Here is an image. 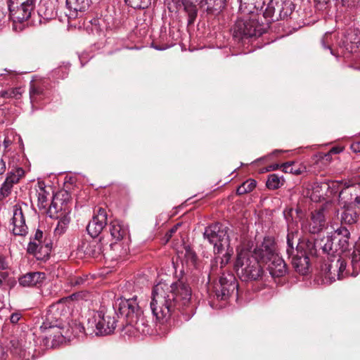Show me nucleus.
<instances>
[{"label":"nucleus","instance_id":"obj_1","mask_svg":"<svg viewBox=\"0 0 360 360\" xmlns=\"http://www.w3.org/2000/svg\"><path fill=\"white\" fill-rule=\"evenodd\" d=\"M191 298V289L182 281H160L153 287L150 307L156 319L165 322L188 307Z\"/></svg>","mask_w":360,"mask_h":360},{"label":"nucleus","instance_id":"obj_2","mask_svg":"<svg viewBox=\"0 0 360 360\" xmlns=\"http://www.w3.org/2000/svg\"><path fill=\"white\" fill-rule=\"evenodd\" d=\"M321 272L330 283L360 272V249H318Z\"/></svg>","mask_w":360,"mask_h":360},{"label":"nucleus","instance_id":"obj_3","mask_svg":"<svg viewBox=\"0 0 360 360\" xmlns=\"http://www.w3.org/2000/svg\"><path fill=\"white\" fill-rule=\"evenodd\" d=\"M259 252L254 249H240L238 252L234 267L242 281H256L262 277L264 270L261 265L263 264L258 256Z\"/></svg>","mask_w":360,"mask_h":360},{"label":"nucleus","instance_id":"obj_4","mask_svg":"<svg viewBox=\"0 0 360 360\" xmlns=\"http://www.w3.org/2000/svg\"><path fill=\"white\" fill-rule=\"evenodd\" d=\"M114 309L117 311L120 316L125 318L127 325L131 326L140 333L146 332L147 321L143 315L136 296L129 299H120Z\"/></svg>","mask_w":360,"mask_h":360},{"label":"nucleus","instance_id":"obj_5","mask_svg":"<svg viewBox=\"0 0 360 360\" xmlns=\"http://www.w3.org/2000/svg\"><path fill=\"white\" fill-rule=\"evenodd\" d=\"M268 27L259 22L257 15L251 13L249 18H240L233 27V37L238 42L245 43L246 40L260 37Z\"/></svg>","mask_w":360,"mask_h":360},{"label":"nucleus","instance_id":"obj_6","mask_svg":"<svg viewBox=\"0 0 360 360\" xmlns=\"http://www.w3.org/2000/svg\"><path fill=\"white\" fill-rule=\"evenodd\" d=\"M332 34L326 33L321 39L322 46L329 49L333 56L341 54L343 57L348 58L352 53H356L360 46V34L354 29H349L343 34L338 42V53L336 54L331 48Z\"/></svg>","mask_w":360,"mask_h":360},{"label":"nucleus","instance_id":"obj_7","mask_svg":"<svg viewBox=\"0 0 360 360\" xmlns=\"http://www.w3.org/2000/svg\"><path fill=\"white\" fill-rule=\"evenodd\" d=\"M291 263L297 272L307 275L310 272L313 264H319L318 249H287Z\"/></svg>","mask_w":360,"mask_h":360},{"label":"nucleus","instance_id":"obj_8","mask_svg":"<svg viewBox=\"0 0 360 360\" xmlns=\"http://www.w3.org/2000/svg\"><path fill=\"white\" fill-rule=\"evenodd\" d=\"M117 313L115 309H101L94 311L92 319H89L88 324L95 327L97 335H107L112 333L117 326Z\"/></svg>","mask_w":360,"mask_h":360},{"label":"nucleus","instance_id":"obj_9","mask_svg":"<svg viewBox=\"0 0 360 360\" xmlns=\"http://www.w3.org/2000/svg\"><path fill=\"white\" fill-rule=\"evenodd\" d=\"M259 250L258 256L267 269L272 277H282L287 272L285 261L276 253L274 249H254Z\"/></svg>","mask_w":360,"mask_h":360},{"label":"nucleus","instance_id":"obj_10","mask_svg":"<svg viewBox=\"0 0 360 360\" xmlns=\"http://www.w3.org/2000/svg\"><path fill=\"white\" fill-rule=\"evenodd\" d=\"M35 2L36 0H8L10 18L15 22L27 20L34 11Z\"/></svg>","mask_w":360,"mask_h":360},{"label":"nucleus","instance_id":"obj_11","mask_svg":"<svg viewBox=\"0 0 360 360\" xmlns=\"http://www.w3.org/2000/svg\"><path fill=\"white\" fill-rule=\"evenodd\" d=\"M71 195L66 191H61L53 195L52 201L46 210L51 218H59L69 215L71 211Z\"/></svg>","mask_w":360,"mask_h":360},{"label":"nucleus","instance_id":"obj_12","mask_svg":"<svg viewBox=\"0 0 360 360\" xmlns=\"http://www.w3.org/2000/svg\"><path fill=\"white\" fill-rule=\"evenodd\" d=\"M238 282L232 273H224L214 286V296L218 300L226 301L238 290Z\"/></svg>","mask_w":360,"mask_h":360},{"label":"nucleus","instance_id":"obj_13","mask_svg":"<svg viewBox=\"0 0 360 360\" xmlns=\"http://www.w3.org/2000/svg\"><path fill=\"white\" fill-rule=\"evenodd\" d=\"M204 236L214 248H229V246L226 232L219 223L207 226L204 232Z\"/></svg>","mask_w":360,"mask_h":360},{"label":"nucleus","instance_id":"obj_14","mask_svg":"<svg viewBox=\"0 0 360 360\" xmlns=\"http://www.w3.org/2000/svg\"><path fill=\"white\" fill-rule=\"evenodd\" d=\"M108 224L106 209L98 207L94 210L92 219L86 226L88 233L92 238L98 237Z\"/></svg>","mask_w":360,"mask_h":360},{"label":"nucleus","instance_id":"obj_15","mask_svg":"<svg viewBox=\"0 0 360 360\" xmlns=\"http://www.w3.org/2000/svg\"><path fill=\"white\" fill-rule=\"evenodd\" d=\"M110 233L114 240L110 244V247L117 244L120 246H129L131 245L128 227L121 224L118 221H113L110 223Z\"/></svg>","mask_w":360,"mask_h":360},{"label":"nucleus","instance_id":"obj_16","mask_svg":"<svg viewBox=\"0 0 360 360\" xmlns=\"http://www.w3.org/2000/svg\"><path fill=\"white\" fill-rule=\"evenodd\" d=\"M341 226L351 229L360 225V207L359 205L343 206L340 215Z\"/></svg>","mask_w":360,"mask_h":360},{"label":"nucleus","instance_id":"obj_17","mask_svg":"<svg viewBox=\"0 0 360 360\" xmlns=\"http://www.w3.org/2000/svg\"><path fill=\"white\" fill-rule=\"evenodd\" d=\"M326 225V205H321L319 209L311 212L307 228L311 233L315 234L324 229Z\"/></svg>","mask_w":360,"mask_h":360},{"label":"nucleus","instance_id":"obj_18","mask_svg":"<svg viewBox=\"0 0 360 360\" xmlns=\"http://www.w3.org/2000/svg\"><path fill=\"white\" fill-rule=\"evenodd\" d=\"M339 201L343 206L360 205V185L352 184L342 188L339 193Z\"/></svg>","mask_w":360,"mask_h":360},{"label":"nucleus","instance_id":"obj_19","mask_svg":"<svg viewBox=\"0 0 360 360\" xmlns=\"http://www.w3.org/2000/svg\"><path fill=\"white\" fill-rule=\"evenodd\" d=\"M182 225V222H178L168 230L162 238L164 245L171 241L172 248H189L188 245L186 246L184 235L180 230Z\"/></svg>","mask_w":360,"mask_h":360},{"label":"nucleus","instance_id":"obj_20","mask_svg":"<svg viewBox=\"0 0 360 360\" xmlns=\"http://www.w3.org/2000/svg\"><path fill=\"white\" fill-rule=\"evenodd\" d=\"M13 233L16 236H25L27 233V226L22 212L21 205L18 203L13 207V215L12 218Z\"/></svg>","mask_w":360,"mask_h":360},{"label":"nucleus","instance_id":"obj_21","mask_svg":"<svg viewBox=\"0 0 360 360\" xmlns=\"http://www.w3.org/2000/svg\"><path fill=\"white\" fill-rule=\"evenodd\" d=\"M89 6V0H66V16L73 20L77 18L79 12H84Z\"/></svg>","mask_w":360,"mask_h":360},{"label":"nucleus","instance_id":"obj_22","mask_svg":"<svg viewBox=\"0 0 360 360\" xmlns=\"http://www.w3.org/2000/svg\"><path fill=\"white\" fill-rule=\"evenodd\" d=\"M46 275L43 272H29L19 278V283L23 287H32L38 284H41Z\"/></svg>","mask_w":360,"mask_h":360},{"label":"nucleus","instance_id":"obj_23","mask_svg":"<svg viewBox=\"0 0 360 360\" xmlns=\"http://www.w3.org/2000/svg\"><path fill=\"white\" fill-rule=\"evenodd\" d=\"M350 232L345 226H340L331 236L332 244L337 243L339 248H347L349 245Z\"/></svg>","mask_w":360,"mask_h":360},{"label":"nucleus","instance_id":"obj_24","mask_svg":"<svg viewBox=\"0 0 360 360\" xmlns=\"http://www.w3.org/2000/svg\"><path fill=\"white\" fill-rule=\"evenodd\" d=\"M200 4L201 7L207 6L205 11L207 14H216L225 7L226 0H201Z\"/></svg>","mask_w":360,"mask_h":360},{"label":"nucleus","instance_id":"obj_25","mask_svg":"<svg viewBox=\"0 0 360 360\" xmlns=\"http://www.w3.org/2000/svg\"><path fill=\"white\" fill-rule=\"evenodd\" d=\"M184 11L188 17V26L193 25L198 16V8L195 4L196 1L191 0H181Z\"/></svg>","mask_w":360,"mask_h":360},{"label":"nucleus","instance_id":"obj_26","mask_svg":"<svg viewBox=\"0 0 360 360\" xmlns=\"http://www.w3.org/2000/svg\"><path fill=\"white\" fill-rule=\"evenodd\" d=\"M37 13L44 19H51L55 15L53 4L49 0H41L39 4Z\"/></svg>","mask_w":360,"mask_h":360},{"label":"nucleus","instance_id":"obj_27","mask_svg":"<svg viewBox=\"0 0 360 360\" xmlns=\"http://www.w3.org/2000/svg\"><path fill=\"white\" fill-rule=\"evenodd\" d=\"M276 6L278 12V15L277 16L278 20H284L287 18L292 14L294 9L293 4L290 1H282L281 3L276 1Z\"/></svg>","mask_w":360,"mask_h":360},{"label":"nucleus","instance_id":"obj_28","mask_svg":"<svg viewBox=\"0 0 360 360\" xmlns=\"http://www.w3.org/2000/svg\"><path fill=\"white\" fill-rule=\"evenodd\" d=\"M46 96L44 89L41 84L33 82L30 87V98L31 103H38Z\"/></svg>","mask_w":360,"mask_h":360},{"label":"nucleus","instance_id":"obj_29","mask_svg":"<svg viewBox=\"0 0 360 360\" xmlns=\"http://www.w3.org/2000/svg\"><path fill=\"white\" fill-rule=\"evenodd\" d=\"M238 1L239 11L243 15L254 13L255 9L259 6L258 0H238Z\"/></svg>","mask_w":360,"mask_h":360},{"label":"nucleus","instance_id":"obj_30","mask_svg":"<svg viewBox=\"0 0 360 360\" xmlns=\"http://www.w3.org/2000/svg\"><path fill=\"white\" fill-rule=\"evenodd\" d=\"M281 167L285 173H290L295 175L302 174L306 170L305 167L295 162H285L281 165Z\"/></svg>","mask_w":360,"mask_h":360},{"label":"nucleus","instance_id":"obj_31","mask_svg":"<svg viewBox=\"0 0 360 360\" xmlns=\"http://www.w3.org/2000/svg\"><path fill=\"white\" fill-rule=\"evenodd\" d=\"M37 196V206L39 210H47L48 196L49 193L45 190V187L39 184V188L36 191Z\"/></svg>","mask_w":360,"mask_h":360},{"label":"nucleus","instance_id":"obj_32","mask_svg":"<svg viewBox=\"0 0 360 360\" xmlns=\"http://www.w3.org/2000/svg\"><path fill=\"white\" fill-rule=\"evenodd\" d=\"M179 258L184 257V262L188 265H195L197 262V255L193 249H181L177 252Z\"/></svg>","mask_w":360,"mask_h":360},{"label":"nucleus","instance_id":"obj_33","mask_svg":"<svg viewBox=\"0 0 360 360\" xmlns=\"http://www.w3.org/2000/svg\"><path fill=\"white\" fill-rule=\"evenodd\" d=\"M283 179L280 178L276 174H271L268 176L266 182V187L270 190H276L283 186Z\"/></svg>","mask_w":360,"mask_h":360},{"label":"nucleus","instance_id":"obj_34","mask_svg":"<svg viewBox=\"0 0 360 360\" xmlns=\"http://www.w3.org/2000/svg\"><path fill=\"white\" fill-rule=\"evenodd\" d=\"M59 220L58 221L57 226L54 230V234L56 236H60L64 233L66 231L68 226L70 223V218L69 215H64L63 217H60L58 218Z\"/></svg>","mask_w":360,"mask_h":360},{"label":"nucleus","instance_id":"obj_35","mask_svg":"<svg viewBox=\"0 0 360 360\" xmlns=\"http://www.w3.org/2000/svg\"><path fill=\"white\" fill-rule=\"evenodd\" d=\"M101 253V249H75L71 252V256L75 255L76 257H83L86 255L92 257H96Z\"/></svg>","mask_w":360,"mask_h":360},{"label":"nucleus","instance_id":"obj_36","mask_svg":"<svg viewBox=\"0 0 360 360\" xmlns=\"http://www.w3.org/2000/svg\"><path fill=\"white\" fill-rule=\"evenodd\" d=\"M24 170L21 167L15 169V172L11 171L7 176L5 181L13 186L17 184L20 179L24 175Z\"/></svg>","mask_w":360,"mask_h":360},{"label":"nucleus","instance_id":"obj_37","mask_svg":"<svg viewBox=\"0 0 360 360\" xmlns=\"http://www.w3.org/2000/svg\"><path fill=\"white\" fill-rule=\"evenodd\" d=\"M293 208H285L283 211L284 218L288 224V229L297 228V221H295ZM295 219H297L295 217Z\"/></svg>","mask_w":360,"mask_h":360},{"label":"nucleus","instance_id":"obj_38","mask_svg":"<svg viewBox=\"0 0 360 360\" xmlns=\"http://www.w3.org/2000/svg\"><path fill=\"white\" fill-rule=\"evenodd\" d=\"M151 0H125L126 4L135 9H145L150 5Z\"/></svg>","mask_w":360,"mask_h":360},{"label":"nucleus","instance_id":"obj_39","mask_svg":"<svg viewBox=\"0 0 360 360\" xmlns=\"http://www.w3.org/2000/svg\"><path fill=\"white\" fill-rule=\"evenodd\" d=\"M22 94V89L20 87L9 89L8 90L1 91L0 96L2 98H19Z\"/></svg>","mask_w":360,"mask_h":360},{"label":"nucleus","instance_id":"obj_40","mask_svg":"<svg viewBox=\"0 0 360 360\" xmlns=\"http://www.w3.org/2000/svg\"><path fill=\"white\" fill-rule=\"evenodd\" d=\"M332 154H330L329 152L328 153H323L319 152L314 155L312 158V160L314 162L319 164V162H326V163H328L332 160Z\"/></svg>","mask_w":360,"mask_h":360},{"label":"nucleus","instance_id":"obj_41","mask_svg":"<svg viewBox=\"0 0 360 360\" xmlns=\"http://www.w3.org/2000/svg\"><path fill=\"white\" fill-rule=\"evenodd\" d=\"M42 249H27V252L30 255H33L37 257V259H41L46 261L49 258L50 252L51 249H44L45 250L43 256L41 254Z\"/></svg>","mask_w":360,"mask_h":360},{"label":"nucleus","instance_id":"obj_42","mask_svg":"<svg viewBox=\"0 0 360 360\" xmlns=\"http://www.w3.org/2000/svg\"><path fill=\"white\" fill-rule=\"evenodd\" d=\"M299 240L297 228L288 229L287 244L288 248H293L294 239Z\"/></svg>","mask_w":360,"mask_h":360},{"label":"nucleus","instance_id":"obj_43","mask_svg":"<svg viewBox=\"0 0 360 360\" xmlns=\"http://www.w3.org/2000/svg\"><path fill=\"white\" fill-rule=\"evenodd\" d=\"M69 73V66L63 65L60 66L53 70V76L56 79H64Z\"/></svg>","mask_w":360,"mask_h":360},{"label":"nucleus","instance_id":"obj_44","mask_svg":"<svg viewBox=\"0 0 360 360\" xmlns=\"http://www.w3.org/2000/svg\"><path fill=\"white\" fill-rule=\"evenodd\" d=\"M11 350L15 354H18L20 356H25V349L22 348L21 343L15 339H13L11 341Z\"/></svg>","mask_w":360,"mask_h":360},{"label":"nucleus","instance_id":"obj_45","mask_svg":"<svg viewBox=\"0 0 360 360\" xmlns=\"http://www.w3.org/2000/svg\"><path fill=\"white\" fill-rule=\"evenodd\" d=\"M87 276H74L70 278L69 283L72 286H81L85 284L87 281Z\"/></svg>","mask_w":360,"mask_h":360},{"label":"nucleus","instance_id":"obj_46","mask_svg":"<svg viewBox=\"0 0 360 360\" xmlns=\"http://www.w3.org/2000/svg\"><path fill=\"white\" fill-rule=\"evenodd\" d=\"M13 186L9 184L8 182H4L0 189V200H3L11 193Z\"/></svg>","mask_w":360,"mask_h":360},{"label":"nucleus","instance_id":"obj_47","mask_svg":"<svg viewBox=\"0 0 360 360\" xmlns=\"http://www.w3.org/2000/svg\"><path fill=\"white\" fill-rule=\"evenodd\" d=\"M51 309L49 310V312L47 314V317H46L47 322H44L42 326H41V329L43 331H44L45 330H47V329H55V328L58 329L57 324L53 325V324H51V323H49V321L52 319V316L51 314Z\"/></svg>","mask_w":360,"mask_h":360},{"label":"nucleus","instance_id":"obj_48","mask_svg":"<svg viewBox=\"0 0 360 360\" xmlns=\"http://www.w3.org/2000/svg\"><path fill=\"white\" fill-rule=\"evenodd\" d=\"M42 238H43V232L41 230L37 229L34 234V240L38 241V243L34 241L31 240L30 242V245H33L32 248H38L41 243Z\"/></svg>","mask_w":360,"mask_h":360},{"label":"nucleus","instance_id":"obj_49","mask_svg":"<svg viewBox=\"0 0 360 360\" xmlns=\"http://www.w3.org/2000/svg\"><path fill=\"white\" fill-rule=\"evenodd\" d=\"M274 238L272 236H266L264 238L261 248H274Z\"/></svg>","mask_w":360,"mask_h":360},{"label":"nucleus","instance_id":"obj_50","mask_svg":"<svg viewBox=\"0 0 360 360\" xmlns=\"http://www.w3.org/2000/svg\"><path fill=\"white\" fill-rule=\"evenodd\" d=\"M243 184L245 186V190H247V192L250 193L256 187L257 182L255 180L250 179L243 182Z\"/></svg>","mask_w":360,"mask_h":360},{"label":"nucleus","instance_id":"obj_51","mask_svg":"<svg viewBox=\"0 0 360 360\" xmlns=\"http://www.w3.org/2000/svg\"><path fill=\"white\" fill-rule=\"evenodd\" d=\"M72 333L75 335H79L80 333H85V328L80 323H75L74 327L72 328Z\"/></svg>","mask_w":360,"mask_h":360},{"label":"nucleus","instance_id":"obj_52","mask_svg":"<svg viewBox=\"0 0 360 360\" xmlns=\"http://www.w3.org/2000/svg\"><path fill=\"white\" fill-rule=\"evenodd\" d=\"M330 0H314L316 7L319 10H324L327 8V5Z\"/></svg>","mask_w":360,"mask_h":360},{"label":"nucleus","instance_id":"obj_53","mask_svg":"<svg viewBox=\"0 0 360 360\" xmlns=\"http://www.w3.org/2000/svg\"><path fill=\"white\" fill-rule=\"evenodd\" d=\"M6 169V162L4 159V154L0 151V176L2 175Z\"/></svg>","mask_w":360,"mask_h":360},{"label":"nucleus","instance_id":"obj_54","mask_svg":"<svg viewBox=\"0 0 360 360\" xmlns=\"http://www.w3.org/2000/svg\"><path fill=\"white\" fill-rule=\"evenodd\" d=\"M338 6L340 5L343 7H349L354 3V0H335Z\"/></svg>","mask_w":360,"mask_h":360},{"label":"nucleus","instance_id":"obj_55","mask_svg":"<svg viewBox=\"0 0 360 360\" xmlns=\"http://www.w3.org/2000/svg\"><path fill=\"white\" fill-rule=\"evenodd\" d=\"M350 148L352 150V152L360 154V140L354 141L351 144Z\"/></svg>","mask_w":360,"mask_h":360},{"label":"nucleus","instance_id":"obj_56","mask_svg":"<svg viewBox=\"0 0 360 360\" xmlns=\"http://www.w3.org/2000/svg\"><path fill=\"white\" fill-rule=\"evenodd\" d=\"M278 168H281L280 165L273 164V165H270L263 168L262 172L274 171V170L278 169Z\"/></svg>","mask_w":360,"mask_h":360},{"label":"nucleus","instance_id":"obj_57","mask_svg":"<svg viewBox=\"0 0 360 360\" xmlns=\"http://www.w3.org/2000/svg\"><path fill=\"white\" fill-rule=\"evenodd\" d=\"M344 148L342 147V146H333L332 147L330 150H329V153L332 155H335V154H339L340 153L342 150H343Z\"/></svg>","mask_w":360,"mask_h":360},{"label":"nucleus","instance_id":"obj_58","mask_svg":"<svg viewBox=\"0 0 360 360\" xmlns=\"http://www.w3.org/2000/svg\"><path fill=\"white\" fill-rule=\"evenodd\" d=\"M5 71L7 72L8 74H1V76H4L6 77V76L8 75L11 79V82H13V80L17 77L16 72L15 71H8L6 70H5Z\"/></svg>","mask_w":360,"mask_h":360},{"label":"nucleus","instance_id":"obj_59","mask_svg":"<svg viewBox=\"0 0 360 360\" xmlns=\"http://www.w3.org/2000/svg\"><path fill=\"white\" fill-rule=\"evenodd\" d=\"M20 319V314L18 313H13L10 318L11 322L16 323Z\"/></svg>","mask_w":360,"mask_h":360},{"label":"nucleus","instance_id":"obj_60","mask_svg":"<svg viewBox=\"0 0 360 360\" xmlns=\"http://www.w3.org/2000/svg\"><path fill=\"white\" fill-rule=\"evenodd\" d=\"M236 193L238 195H241L245 193H248L247 190H245V186L242 184L240 186H239L236 190Z\"/></svg>","mask_w":360,"mask_h":360},{"label":"nucleus","instance_id":"obj_61","mask_svg":"<svg viewBox=\"0 0 360 360\" xmlns=\"http://www.w3.org/2000/svg\"><path fill=\"white\" fill-rule=\"evenodd\" d=\"M294 213H295L297 215L296 218L300 219L302 217V211L300 208L294 210Z\"/></svg>","mask_w":360,"mask_h":360},{"label":"nucleus","instance_id":"obj_62","mask_svg":"<svg viewBox=\"0 0 360 360\" xmlns=\"http://www.w3.org/2000/svg\"><path fill=\"white\" fill-rule=\"evenodd\" d=\"M6 267V264L4 262V259L0 257V269H4Z\"/></svg>","mask_w":360,"mask_h":360},{"label":"nucleus","instance_id":"obj_63","mask_svg":"<svg viewBox=\"0 0 360 360\" xmlns=\"http://www.w3.org/2000/svg\"><path fill=\"white\" fill-rule=\"evenodd\" d=\"M11 143V141L8 138H6L4 141L5 148H7L10 146Z\"/></svg>","mask_w":360,"mask_h":360},{"label":"nucleus","instance_id":"obj_64","mask_svg":"<svg viewBox=\"0 0 360 360\" xmlns=\"http://www.w3.org/2000/svg\"><path fill=\"white\" fill-rule=\"evenodd\" d=\"M8 276L7 272H1L0 273V278H2V281L5 280Z\"/></svg>","mask_w":360,"mask_h":360}]
</instances>
